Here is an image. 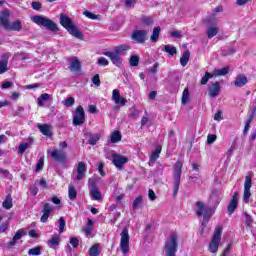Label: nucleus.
Wrapping results in <instances>:
<instances>
[{"mask_svg": "<svg viewBox=\"0 0 256 256\" xmlns=\"http://www.w3.org/2000/svg\"><path fill=\"white\" fill-rule=\"evenodd\" d=\"M9 229V222H4L0 225V233H5Z\"/></svg>", "mask_w": 256, "mask_h": 256, "instance_id": "nucleus-58", "label": "nucleus"}, {"mask_svg": "<svg viewBox=\"0 0 256 256\" xmlns=\"http://www.w3.org/2000/svg\"><path fill=\"white\" fill-rule=\"evenodd\" d=\"M119 141H121V132L116 130L111 134V143H119Z\"/></svg>", "mask_w": 256, "mask_h": 256, "instance_id": "nucleus-41", "label": "nucleus"}, {"mask_svg": "<svg viewBox=\"0 0 256 256\" xmlns=\"http://www.w3.org/2000/svg\"><path fill=\"white\" fill-rule=\"evenodd\" d=\"M130 67H137L139 65V57L137 55H132L129 60Z\"/></svg>", "mask_w": 256, "mask_h": 256, "instance_id": "nucleus-46", "label": "nucleus"}, {"mask_svg": "<svg viewBox=\"0 0 256 256\" xmlns=\"http://www.w3.org/2000/svg\"><path fill=\"white\" fill-rule=\"evenodd\" d=\"M161 34V27L157 26L153 29V33L150 37L152 43H157L159 41V35Z\"/></svg>", "mask_w": 256, "mask_h": 256, "instance_id": "nucleus-34", "label": "nucleus"}, {"mask_svg": "<svg viewBox=\"0 0 256 256\" xmlns=\"http://www.w3.org/2000/svg\"><path fill=\"white\" fill-rule=\"evenodd\" d=\"M13 85V82L11 81H6L2 84V89H9Z\"/></svg>", "mask_w": 256, "mask_h": 256, "instance_id": "nucleus-64", "label": "nucleus"}, {"mask_svg": "<svg viewBox=\"0 0 256 256\" xmlns=\"http://www.w3.org/2000/svg\"><path fill=\"white\" fill-rule=\"evenodd\" d=\"M27 149H29V143H22L19 145L18 153H20V155H23V153H25Z\"/></svg>", "mask_w": 256, "mask_h": 256, "instance_id": "nucleus-51", "label": "nucleus"}, {"mask_svg": "<svg viewBox=\"0 0 256 256\" xmlns=\"http://www.w3.org/2000/svg\"><path fill=\"white\" fill-rule=\"evenodd\" d=\"M249 83V80L245 77V74H239L234 81L235 87H245Z\"/></svg>", "mask_w": 256, "mask_h": 256, "instance_id": "nucleus-25", "label": "nucleus"}, {"mask_svg": "<svg viewBox=\"0 0 256 256\" xmlns=\"http://www.w3.org/2000/svg\"><path fill=\"white\" fill-rule=\"evenodd\" d=\"M60 25H62V27H64V29H66V31H68V33L72 37H75V39H80L81 41H83L85 37L83 35V32L79 31V28L77 27V25H75V23H73V20H71L69 16L65 14H60Z\"/></svg>", "mask_w": 256, "mask_h": 256, "instance_id": "nucleus-1", "label": "nucleus"}, {"mask_svg": "<svg viewBox=\"0 0 256 256\" xmlns=\"http://www.w3.org/2000/svg\"><path fill=\"white\" fill-rule=\"evenodd\" d=\"M177 234L173 233L169 236L168 240L165 243V251H166V256H177V249H178V244H177Z\"/></svg>", "mask_w": 256, "mask_h": 256, "instance_id": "nucleus-6", "label": "nucleus"}, {"mask_svg": "<svg viewBox=\"0 0 256 256\" xmlns=\"http://www.w3.org/2000/svg\"><path fill=\"white\" fill-rule=\"evenodd\" d=\"M31 21L36 25H39V27L47 28L48 31H59V27H57L56 23L45 16H41V15L32 16Z\"/></svg>", "mask_w": 256, "mask_h": 256, "instance_id": "nucleus-4", "label": "nucleus"}, {"mask_svg": "<svg viewBox=\"0 0 256 256\" xmlns=\"http://www.w3.org/2000/svg\"><path fill=\"white\" fill-rule=\"evenodd\" d=\"M60 243H61V237L58 235L47 240V245L50 249H57V247L60 245Z\"/></svg>", "mask_w": 256, "mask_h": 256, "instance_id": "nucleus-26", "label": "nucleus"}, {"mask_svg": "<svg viewBox=\"0 0 256 256\" xmlns=\"http://www.w3.org/2000/svg\"><path fill=\"white\" fill-rule=\"evenodd\" d=\"M222 12H223V6H217V7L214 8V10H213L212 17H215V15H217V13H222Z\"/></svg>", "mask_w": 256, "mask_h": 256, "instance_id": "nucleus-63", "label": "nucleus"}, {"mask_svg": "<svg viewBox=\"0 0 256 256\" xmlns=\"http://www.w3.org/2000/svg\"><path fill=\"white\" fill-rule=\"evenodd\" d=\"M37 183L42 189H47V181L44 178L37 180Z\"/></svg>", "mask_w": 256, "mask_h": 256, "instance_id": "nucleus-60", "label": "nucleus"}, {"mask_svg": "<svg viewBox=\"0 0 256 256\" xmlns=\"http://www.w3.org/2000/svg\"><path fill=\"white\" fill-rule=\"evenodd\" d=\"M55 211V207H53L49 203H45L42 209V216L40 218L41 223H47L49 220V216Z\"/></svg>", "mask_w": 256, "mask_h": 256, "instance_id": "nucleus-13", "label": "nucleus"}, {"mask_svg": "<svg viewBox=\"0 0 256 256\" xmlns=\"http://www.w3.org/2000/svg\"><path fill=\"white\" fill-rule=\"evenodd\" d=\"M88 186L90 189V195L94 201H101L103 199V195L101 194V191L97 188V183L94 179L90 178L88 180Z\"/></svg>", "mask_w": 256, "mask_h": 256, "instance_id": "nucleus-9", "label": "nucleus"}, {"mask_svg": "<svg viewBox=\"0 0 256 256\" xmlns=\"http://www.w3.org/2000/svg\"><path fill=\"white\" fill-rule=\"evenodd\" d=\"M70 245H72L74 249H77V247H79V239L77 237H70Z\"/></svg>", "mask_w": 256, "mask_h": 256, "instance_id": "nucleus-53", "label": "nucleus"}, {"mask_svg": "<svg viewBox=\"0 0 256 256\" xmlns=\"http://www.w3.org/2000/svg\"><path fill=\"white\" fill-rule=\"evenodd\" d=\"M189 102V88H185L182 94V105H187Z\"/></svg>", "mask_w": 256, "mask_h": 256, "instance_id": "nucleus-44", "label": "nucleus"}, {"mask_svg": "<svg viewBox=\"0 0 256 256\" xmlns=\"http://www.w3.org/2000/svg\"><path fill=\"white\" fill-rule=\"evenodd\" d=\"M99 244H94L90 249H89V255L90 256H99Z\"/></svg>", "mask_w": 256, "mask_h": 256, "instance_id": "nucleus-43", "label": "nucleus"}, {"mask_svg": "<svg viewBox=\"0 0 256 256\" xmlns=\"http://www.w3.org/2000/svg\"><path fill=\"white\" fill-rule=\"evenodd\" d=\"M58 223H59V233H64L65 232V225H66V222H65V218L63 217H60L59 220H58Z\"/></svg>", "mask_w": 256, "mask_h": 256, "instance_id": "nucleus-47", "label": "nucleus"}, {"mask_svg": "<svg viewBox=\"0 0 256 256\" xmlns=\"http://www.w3.org/2000/svg\"><path fill=\"white\" fill-rule=\"evenodd\" d=\"M47 101H51V95L48 93H43L37 98V104L39 107H43Z\"/></svg>", "mask_w": 256, "mask_h": 256, "instance_id": "nucleus-28", "label": "nucleus"}, {"mask_svg": "<svg viewBox=\"0 0 256 256\" xmlns=\"http://www.w3.org/2000/svg\"><path fill=\"white\" fill-rule=\"evenodd\" d=\"M183 173V162L178 160L173 166V187L172 197H177L179 193V187H181V175Z\"/></svg>", "mask_w": 256, "mask_h": 256, "instance_id": "nucleus-2", "label": "nucleus"}, {"mask_svg": "<svg viewBox=\"0 0 256 256\" xmlns=\"http://www.w3.org/2000/svg\"><path fill=\"white\" fill-rule=\"evenodd\" d=\"M229 74V68H221L214 70V75L221 77Z\"/></svg>", "mask_w": 256, "mask_h": 256, "instance_id": "nucleus-42", "label": "nucleus"}, {"mask_svg": "<svg viewBox=\"0 0 256 256\" xmlns=\"http://www.w3.org/2000/svg\"><path fill=\"white\" fill-rule=\"evenodd\" d=\"M97 63H98V65H101L102 67H107V65H109V60L101 57L98 59Z\"/></svg>", "mask_w": 256, "mask_h": 256, "instance_id": "nucleus-57", "label": "nucleus"}, {"mask_svg": "<svg viewBox=\"0 0 256 256\" xmlns=\"http://www.w3.org/2000/svg\"><path fill=\"white\" fill-rule=\"evenodd\" d=\"M92 83H93L96 87H100V85H101V79L99 78V74H96L95 76H93V78H92Z\"/></svg>", "mask_w": 256, "mask_h": 256, "instance_id": "nucleus-55", "label": "nucleus"}, {"mask_svg": "<svg viewBox=\"0 0 256 256\" xmlns=\"http://www.w3.org/2000/svg\"><path fill=\"white\" fill-rule=\"evenodd\" d=\"M221 235H223V226H218L215 228L212 240L208 247V251H210V253H217V251H219V245H221Z\"/></svg>", "mask_w": 256, "mask_h": 256, "instance_id": "nucleus-5", "label": "nucleus"}, {"mask_svg": "<svg viewBox=\"0 0 256 256\" xmlns=\"http://www.w3.org/2000/svg\"><path fill=\"white\" fill-rule=\"evenodd\" d=\"M85 123V110L83 106H78L73 115V125L74 127H79Z\"/></svg>", "mask_w": 256, "mask_h": 256, "instance_id": "nucleus-8", "label": "nucleus"}, {"mask_svg": "<svg viewBox=\"0 0 256 256\" xmlns=\"http://www.w3.org/2000/svg\"><path fill=\"white\" fill-rule=\"evenodd\" d=\"M239 207V192H234V195L228 204V215H233L235 213V210Z\"/></svg>", "mask_w": 256, "mask_h": 256, "instance_id": "nucleus-14", "label": "nucleus"}, {"mask_svg": "<svg viewBox=\"0 0 256 256\" xmlns=\"http://www.w3.org/2000/svg\"><path fill=\"white\" fill-rule=\"evenodd\" d=\"M133 41L143 44L147 41V30H136L132 33Z\"/></svg>", "mask_w": 256, "mask_h": 256, "instance_id": "nucleus-16", "label": "nucleus"}, {"mask_svg": "<svg viewBox=\"0 0 256 256\" xmlns=\"http://www.w3.org/2000/svg\"><path fill=\"white\" fill-rule=\"evenodd\" d=\"M64 107H73L75 105V98L73 97H68L64 102H63Z\"/></svg>", "mask_w": 256, "mask_h": 256, "instance_id": "nucleus-49", "label": "nucleus"}, {"mask_svg": "<svg viewBox=\"0 0 256 256\" xmlns=\"http://www.w3.org/2000/svg\"><path fill=\"white\" fill-rule=\"evenodd\" d=\"M83 15H85V17H87L88 19H92V20H96V19H99V15L97 14H93V12H90V11H87L85 10L83 12Z\"/></svg>", "mask_w": 256, "mask_h": 256, "instance_id": "nucleus-48", "label": "nucleus"}, {"mask_svg": "<svg viewBox=\"0 0 256 256\" xmlns=\"http://www.w3.org/2000/svg\"><path fill=\"white\" fill-rule=\"evenodd\" d=\"M129 161V158L121 154H112V163L118 168L119 171L123 169V166Z\"/></svg>", "mask_w": 256, "mask_h": 256, "instance_id": "nucleus-12", "label": "nucleus"}, {"mask_svg": "<svg viewBox=\"0 0 256 256\" xmlns=\"http://www.w3.org/2000/svg\"><path fill=\"white\" fill-rule=\"evenodd\" d=\"M6 31H23V23H21V20H15L12 23H9Z\"/></svg>", "mask_w": 256, "mask_h": 256, "instance_id": "nucleus-23", "label": "nucleus"}, {"mask_svg": "<svg viewBox=\"0 0 256 256\" xmlns=\"http://www.w3.org/2000/svg\"><path fill=\"white\" fill-rule=\"evenodd\" d=\"M120 249L123 255H127L129 253V229L124 228L120 234Z\"/></svg>", "mask_w": 256, "mask_h": 256, "instance_id": "nucleus-7", "label": "nucleus"}, {"mask_svg": "<svg viewBox=\"0 0 256 256\" xmlns=\"http://www.w3.org/2000/svg\"><path fill=\"white\" fill-rule=\"evenodd\" d=\"M219 93H221V85L219 82L212 83L208 90L209 97H211V99H215V97H219Z\"/></svg>", "mask_w": 256, "mask_h": 256, "instance_id": "nucleus-18", "label": "nucleus"}, {"mask_svg": "<svg viewBox=\"0 0 256 256\" xmlns=\"http://www.w3.org/2000/svg\"><path fill=\"white\" fill-rule=\"evenodd\" d=\"M141 21H142V23H144V25H147L148 27L153 25V18H151V17L142 16Z\"/></svg>", "mask_w": 256, "mask_h": 256, "instance_id": "nucleus-50", "label": "nucleus"}, {"mask_svg": "<svg viewBox=\"0 0 256 256\" xmlns=\"http://www.w3.org/2000/svg\"><path fill=\"white\" fill-rule=\"evenodd\" d=\"M143 204V196H138L134 199L132 203V209L135 211L136 209H139L141 205Z\"/></svg>", "mask_w": 256, "mask_h": 256, "instance_id": "nucleus-38", "label": "nucleus"}, {"mask_svg": "<svg viewBox=\"0 0 256 256\" xmlns=\"http://www.w3.org/2000/svg\"><path fill=\"white\" fill-rule=\"evenodd\" d=\"M162 51L168 53V55H171L172 57L173 55H177V48L173 45H164Z\"/></svg>", "mask_w": 256, "mask_h": 256, "instance_id": "nucleus-32", "label": "nucleus"}, {"mask_svg": "<svg viewBox=\"0 0 256 256\" xmlns=\"http://www.w3.org/2000/svg\"><path fill=\"white\" fill-rule=\"evenodd\" d=\"M7 65H9V59L7 56H2L0 60V75H3V73H7V71H9Z\"/></svg>", "mask_w": 256, "mask_h": 256, "instance_id": "nucleus-27", "label": "nucleus"}, {"mask_svg": "<svg viewBox=\"0 0 256 256\" xmlns=\"http://www.w3.org/2000/svg\"><path fill=\"white\" fill-rule=\"evenodd\" d=\"M43 165H44V160H43V158H40L35 167L36 173H38V171H41V169H43Z\"/></svg>", "mask_w": 256, "mask_h": 256, "instance_id": "nucleus-56", "label": "nucleus"}, {"mask_svg": "<svg viewBox=\"0 0 256 256\" xmlns=\"http://www.w3.org/2000/svg\"><path fill=\"white\" fill-rule=\"evenodd\" d=\"M244 217L246 219V226L251 227V223H253V218L251 217V215H249V213L245 212Z\"/></svg>", "mask_w": 256, "mask_h": 256, "instance_id": "nucleus-54", "label": "nucleus"}, {"mask_svg": "<svg viewBox=\"0 0 256 256\" xmlns=\"http://www.w3.org/2000/svg\"><path fill=\"white\" fill-rule=\"evenodd\" d=\"M161 151H162V147L161 146H156V148L154 149V151L152 152L151 156H150V163H155V161H157V159H159V155H161Z\"/></svg>", "mask_w": 256, "mask_h": 256, "instance_id": "nucleus-31", "label": "nucleus"}, {"mask_svg": "<svg viewBox=\"0 0 256 256\" xmlns=\"http://www.w3.org/2000/svg\"><path fill=\"white\" fill-rule=\"evenodd\" d=\"M103 55L109 57L110 61H112L113 65H116V67L123 65V58H121V56L109 51L103 52Z\"/></svg>", "mask_w": 256, "mask_h": 256, "instance_id": "nucleus-17", "label": "nucleus"}, {"mask_svg": "<svg viewBox=\"0 0 256 256\" xmlns=\"http://www.w3.org/2000/svg\"><path fill=\"white\" fill-rule=\"evenodd\" d=\"M87 173V164L85 162H78L76 166V180L83 181L85 174Z\"/></svg>", "mask_w": 256, "mask_h": 256, "instance_id": "nucleus-15", "label": "nucleus"}, {"mask_svg": "<svg viewBox=\"0 0 256 256\" xmlns=\"http://www.w3.org/2000/svg\"><path fill=\"white\" fill-rule=\"evenodd\" d=\"M9 11L8 10H4L2 11V13L0 14V25H2V27L5 29H7V27H9Z\"/></svg>", "mask_w": 256, "mask_h": 256, "instance_id": "nucleus-22", "label": "nucleus"}, {"mask_svg": "<svg viewBox=\"0 0 256 256\" xmlns=\"http://www.w3.org/2000/svg\"><path fill=\"white\" fill-rule=\"evenodd\" d=\"M221 199H223V195H221L218 191H213L209 203L212 207H217L221 203Z\"/></svg>", "mask_w": 256, "mask_h": 256, "instance_id": "nucleus-20", "label": "nucleus"}, {"mask_svg": "<svg viewBox=\"0 0 256 256\" xmlns=\"http://www.w3.org/2000/svg\"><path fill=\"white\" fill-rule=\"evenodd\" d=\"M69 69L70 71H75L76 73L81 71V62L77 57L71 59Z\"/></svg>", "mask_w": 256, "mask_h": 256, "instance_id": "nucleus-24", "label": "nucleus"}, {"mask_svg": "<svg viewBox=\"0 0 256 256\" xmlns=\"http://www.w3.org/2000/svg\"><path fill=\"white\" fill-rule=\"evenodd\" d=\"M48 153H50V157H52L54 161H56V163H61V164L67 163V154H65L63 150L55 149Z\"/></svg>", "mask_w": 256, "mask_h": 256, "instance_id": "nucleus-11", "label": "nucleus"}, {"mask_svg": "<svg viewBox=\"0 0 256 256\" xmlns=\"http://www.w3.org/2000/svg\"><path fill=\"white\" fill-rule=\"evenodd\" d=\"M124 51H129V45L127 44H122V45H119L117 46L115 49H114V55H118V56H121V54L124 52Z\"/></svg>", "mask_w": 256, "mask_h": 256, "instance_id": "nucleus-37", "label": "nucleus"}, {"mask_svg": "<svg viewBox=\"0 0 256 256\" xmlns=\"http://www.w3.org/2000/svg\"><path fill=\"white\" fill-rule=\"evenodd\" d=\"M196 207L198 208L196 210V215L198 217H201L203 215L202 225L203 227H206L207 223H209V219L213 217L215 214V208L213 207H206L205 203L198 201L196 202Z\"/></svg>", "mask_w": 256, "mask_h": 256, "instance_id": "nucleus-3", "label": "nucleus"}, {"mask_svg": "<svg viewBox=\"0 0 256 256\" xmlns=\"http://www.w3.org/2000/svg\"><path fill=\"white\" fill-rule=\"evenodd\" d=\"M112 101H114L116 105H121V107H124L127 103V99L121 98V93L117 89L112 91Z\"/></svg>", "mask_w": 256, "mask_h": 256, "instance_id": "nucleus-19", "label": "nucleus"}, {"mask_svg": "<svg viewBox=\"0 0 256 256\" xmlns=\"http://www.w3.org/2000/svg\"><path fill=\"white\" fill-rule=\"evenodd\" d=\"M41 7H42L41 2H32V9H34L35 11H39Z\"/></svg>", "mask_w": 256, "mask_h": 256, "instance_id": "nucleus-62", "label": "nucleus"}, {"mask_svg": "<svg viewBox=\"0 0 256 256\" xmlns=\"http://www.w3.org/2000/svg\"><path fill=\"white\" fill-rule=\"evenodd\" d=\"M159 69V62H156L153 64L152 68L150 69V72L155 75Z\"/></svg>", "mask_w": 256, "mask_h": 256, "instance_id": "nucleus-61", "label": "nucleus"}, {"mask_svg": "<svg viewBox=\"0 0 256 256\" xmlns=\"http://www.w3.org/2000/svg\"><path fill=\"white\" fill-rule=\"evenodd\" d=\"M219 33V27L217 26H209L206 30V35L208 39H213Z\"/></svg>", "mask_w": 256, "mask_h": 256, "instance_id": "nucleus-29", "label": "nucleus"}, {"mask_svg": "<svg viewBox=\"0 0 256 256\" xmlns=\"http://www.w3.org/2000/svg\"><path fill=\"white\" fill-rule=\"evenodd\" d=\"M215 141H217V135L209 134L207 136V143H208V145H213L215 143Z\"/></svg>", "mask_w": 256, "mask_h": 256, "instance_id": "nucleus-52", "label": "nucleus"}, {"mask_svg": "<svg viewBox=\"0 0 256 256\" xmlns=\"http://www.w3.org/2000/svg\"><path fill=\"white\" fill-rule=\"evenodd\" d=\"M2 207L4 209H11L13 207V198L11 197V194H7L3 204H2Z\"/></svg>", "mask_w": 256, "mask_h": 256, "instance_id": "nucleus-35", "label": "nucleus"}, {"mask_svg": "<svg viewBox=\"0 0 256 256\" xmlns=\"http://www.w3.org/2000/svg\"><path fill=\"white\" fill-rule=\"evenodd\" d=\"M148 197L150 201H155L157 199V196L155 195V191L151 189L148 190Z\"/></svg>", "mask_w": 256, "mask_h": 256, "instance_id": "nucleus-59", "label": "nucleus"}, {"mask_svg": "<svg viewBox=\"0 0 256 256\" xmlns=\"http://www.w3.org/2000/svg\"><path fill=\"white\" fill-rule=\"evenodd\" d=\"M68 197L70 201H75V199H77V189H75V186L72 184L68 187Z\"/></svg>", "mask_w": 256, "mask_h": 256, "instance_id": "nucleus-33", "label": "nucleus"}, {"mask_svg": "<svg viewBox=\"0 0 256 256\" xmlns=\"http://www.w3.org/2000/svg\"><path fill=\"white\" fill-rule=\"evenodd\" d=\"M209 79H213V74L206 72L204 77L200 81V85H207Z\"/></svg>", "mask_w": 256, "mask_h": 256, "instance_id": "nucleus-45", "label": "nucleus"}, {"mask_svg": "<svg viewBox=\"0 0 256 256\" xmlns=\"http://www.w3.org/2000/svg\"><path fill=\"white\" fill-rule=\"evenodd\" d=\"M38 129L42 133V135H45L46 137H49V135H51V128L47 124L38 125Z\"/></svg>", "mask_w": 256, "mask_h": 256, "instance_id": "nucleus-36", "label": "nucleus"}, {"mask_svg": "<svg viewBox=\"0 0 256 256\" xmlns=\"http://www.w3.org/2000/svg\"><path fill=\"white\" fill-rule=\"evenodd\" d=\"M41 251H43V247L37 246V247H35V248H31V249L28 251V255L39 256V255H41Z\"/></svg>", "mask_w": 256, "mask_h": 256, "instance_id": "nucleus-40", "label": "nucleus"}, {"mask_svg": "<svg viewBox=\"0 0 256 256\" xmlns=\"http://www.w3.org/2000/svg\"><path fill=\"white\" fill-rule=\"evenodd\" d=\"M253 185L251 176H246L244 182V193H243V201L244 203H249V199L251 197V187Z\"/></svg>", "mask_w": 256, "mask_h": 256, "instance_id": "nucleus-10", "label": "nucleus"}, {"mask_svg": "<svg viewBox=\"0 0 256 256\" xmlns=\"http://www.w3.org/2000/svg\"><path fill=\"white\" fill-rule=\"evenodd\" d=\"M99 139H101V136L99 134H89L88 144L92 146L97 145Z\"/></svg>", "mask_w": 256, "mask_h": 256, "instance_id": "nucleus-39", "label": "nucleus"}, {"mask_svg": "<svg viewBox=\"0 0 256 256\" xmlns=\"http://www.w3.org/2000/svg\"><path fill=\"white\" fill-rule=\"evenodd\" d=\"M23 235H25V231H23L21 229L18 230L16 232V234L14 235V237L12 238V240L6 244L8 249H13V247H15V245H17V241H19V239L23 238Z\"/></svg>", "mask_w": 256, "mask_h": 256, "instance_id": "nucleus-21", "label": "nucleus"}, {"mask_svg": "<svg viewBox=\"0 0 256 256\" xmlns=\"http://www.w3.org/2000/svg\"><path fill=\"white\" fill-rule=\"evenodd\" d=\"M191 57V51L185 50L180 58V65L183 67H187V63H189V59Z\"/></svg>", "mask_w": 256, "mask_h": 256, "instance_id": "nucleus-30", "label": "nucleus"}]
</instances>
